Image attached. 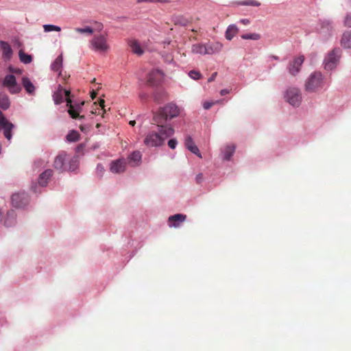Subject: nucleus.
<instances>
[{
  "label": "nucleus",
  "instance_id": "1",
  "mask_svg": "<svg viewBox=\"0 0 351 351\" xmlns=\"http://www.w3.org/2000/svg\"><path fill=\"white\" fill-rule=\"evenodd\" d=\"M158 132H150L144 139V143L147 147H159L164 144L165 140L174 134L171 125H157Z\"/></svg>",
  "mask_w": 351,
  "mask_h": 351
},
{
  "label": "nucleus",
  "instance_id": "2",
  "mask_svg": "<svg viewBox=\"0 0 351 351\" xmlns=\"http://www.w3.org/2000/svg\"><path fill=\"white\" fill-rule=\"evenodd\" d=\"M180 108L174 104L169 103L163 107L159 108L154 113L153 121L156 125H169L167 121L179 116Z\"/></svg>",
  "mask_w": 351,
  "mask_h": 351
},
{
  "label": "nucleus",
  "instance_id": "3",
  "mask_svg": "<svg viewBox=\"0 0 351 351\" xmlns=\"http://www.w3.org/2000/svg\"><path fill=\"white\" fill-rule=\"evenodd\" d=\"M70 91L63 89L60 86L56 92L53 95V99L56 104H60L63 102L64 96L66 97V106L69 107L68 110L69 114L73 119H84V116H80L79 114V110L81 106L84 105V102H82L81 105L74 106L71 104V100L69 98Z\"/></svg>",
  "mask_w": 351,
  "mask_h": 351
},
{
  "label": "nucleus",
  "instance_id": "4",
  "mask_svg": "<svg viewBox=\"0 0 351 351\" xmlns=\"http://www.w3.org/2000/svg\"><path fill=\"white\" fill-rule=\"evenodd\" d=\"M324 86V77L319 72H314L307 79L305 89L310 93L317 92Z\"/></svg>",
  "mask_w": 351,
  "mask_h": 351
},
{
  "label": "nucleus",
  "instance_id": "5",
  "mask_svg": "<svg viewBox=\"0 0 351 351\" xmlns=\"http://www.w3.org/2000/svg\"><path fill=\"white\" fill-rule=\"evenodd\" d=\"M90 45L93 50L100 53H105L109 49L106 36L101 34L95 35Z\"/></svg>",
  "mask_w": 351,
  "mask_h": 351
},
{
  "label": "nucleus",
  "instance_id": "6",
  "mask_svg": "<svg viewBox=\"0 0 351 351\" xmlns=\"http://www.w3.org/2000/svg\"><path fill=\"white\" fill-rule=\"evenodd\" d=\"M15 129V125L9 121L0 111V131H3L4 137L10 141L12 138V133Z\"/></svg>",
  "mask_w": 351,
  "mask_h": 351
},
{
  "label": "nucleus",
  "instance_id": "7",
  "mask_svg": "<svg viewBox=\"0 0 351 351\" xmlns=\"http://www.w3.org/2000/svg\"><path fill=\"white\" fill-rule=\"evenodd\" d=\"M2 84L11 94L19 93L21 90V87L16 82L15 76L12 74L7 75L4 77Z\"/></svg>",
  "mask_w": 351,
  "mask_h": 351
},
{
  "label": "nucleus",
  "instance_id": "8",
  "mask_svg": "<svg viewBox=\"0 0 351 351\" xmlns=\"http://www.w3.org/2000/svg\"><path fill=\"white\" fill-rule=\"evenodd\" d=\"M285 97L287 101L293 106H298L302 101L300 90L296 88L287 89Z\"/></svg>",
  "mask_w": 351,
  "mask_h": 351
},
{
  "label": "nucleus",
  "instance_id": "9",
  "mask_svg": "<svg viewBox=\"0 0 351 351\" xmlns=\"http://www.w3.org/2000/svg\"><path fill=\"white\" fill-rule=\"evenodd\" d=\"M339 49H333L324 60V68L326 70H332L335 69L339 61Z\"/></svg>",
  "mask_w": 351,
  "mask_h": 351
},
{
  "label": "nucleus",
  "instance_id": "10",
  "mask_svg": "<svg viewBox=\"0 0 351 351\" xmlns=\"http://www.w3.org/2000/svg\"><path fill=\"white\" fill-rule=\"evenodd\" d=\"M127 161L124 158L112 160L110 165V171L113 173H122L126 170Z\"/></svg>",
  "mask_w": 351,
  "mask_h": 351
},
{
  "label": "nucleus",
  "instance_id": "11",
  "mask_svg": "<svg viewBox=\"0 0 351 351\" xmlns=\"http://www.w3.org/2000/svg\"><path fill=\"white\" fill-rule=\"evenodd\" d=\"M163 79V73L158 69L152 70L148 74L147 84L149 86H157Z\"/></svg>",
  "mask_w": 351,
  "mask_h": 351
},
{
  "label": "nucleus",
  "instance_id": "12",
  "mask_svg": "<svg viewBox=\"0 0 351 351\" xmlns=\"http://www.w3.org/2000/svg\"><path fill=\"white\" fill-rule=\"evenodd\" d=\"M29 202L28 195L25 193H14L12 196V205L16 208H22Z\"/></svg>",
  "mask_w": 351,
  "mask_h": 351
},
{
  "label": "nucleus",
  "instance_id": "13",
  "mask_svg": "<svg viewBox=\"0 0 351 351\" xmlns=\"http://www.w3.org/2000/svg\"><path fill=\"white\" fill-rule=\"evenodd\" d=\"M304 61V56H300L297 58H295L293 61H291L289 66L288 70L291 75H295L300 71V68L302 64Z\"/></svg>",
  "mask_w": 351,
  "mask_h": 351
},
{
  "label": "nucleus",
  "instance_id": "14",
  "mask_svg": "<svg viewBox=\"0 0 351 351\" xmlns=\"http://www.w3.org/2000/svg\"><path fill=\"white\" fill-rule=\"evenodd\" d=\"M141 153L139 151H134L128 156L126 161L127 164H128L131 167H134L138 166L141 164Z\"/></svg>",
  "mask_w": 351,
  "mask_h": 351
},
{
  "label": "nucleus",
  "instance_id": "15",
  "mask_svg": "<svg viewBox=\"0 0 351 351\" xmlns=\"http://www.w3.org/2000/svg\"><path fill=\"white\" fill-rule=\"evenodd\" d=\"M66 160H67V154L65 152H61L56 157L54 160V168L60 171L66 169L64 167Z\"/></svg>",
  "mask_w": 351,
  "mask_h": 351
},
{
  "label": "nucleus",
  "instance_id": "16",
  "mask_svg": "<svg viewBox=\"0 0 351 351\" xmlns=\"http://www.w3.org/2000/svg\"><path fill=\"white\" fill-rule=\"evenodd\" d=\"M186 216L183 214H176L169 217V226L178 228L185 221Z\"/></svg>",
  "mask_w": 351,
  "mask_h": 351
},
{
  "label": "nucleus",
  "instance_id": "17",
  "mask_svg": "<svg viewBox=\"0 0 351 351\" xmlns=\"http://www.w3.org/2000/svg\"><path fill=\"white\" fill-rule=\"evenodd\" d=\"M185 146L189 151H191L192 153L197 155L199 158H202V154H201L198 147L196 146V145L193 142L191 136H188L186 138Z\"/></svg>",
  "mask_w": 351,
  "mask_h": 351
},
{
  "label": "nucleus",
  "instance_id": "18",
  "mask_svg": "<svg viewBox=\"0 0 351 351\" xmlns=\"http://www.w3.org/2000/svg\"><path fill=\"white\" fill-rule=\"evenodd\" d=\"M0 47L3 51V56L7 60H10L12 55V50L10 45L5 41H0Z\"/></svg>",
  "mask_w": 351,
  "mask_h": 351
},
{
  "label": "nucleus",
  "instance_id": "19",
  "mask_svg": "<svg viewBox=\"0 0 351 351\" xmlns=\"http://www.w3.org/2000/svg\"><path fill=\"white\" fill-rule=\"evenodd\" d=\"M129 45L131 48L132 51L138 55L141 56L143 54L144 51L143 50L141 46L138 43V42L136 40H131L129 41Z\"/></svg>",
  "mask_w": 351,
  "mask_h": 351
},
{
  "label": "nucleus",
  "instance_id": "20",
  "mask_svg": "<svg viewBox=\"0 0 351 351\" xmlns=\"http://www.w3.org/2000/svg\"><path fill=\"white\" fill-rule=\"evenodd\" d=\"M52 176V170L47 169L43 173H42L38 178V183L42 186H45L47 184L48 180Z\"/></svg>",
  "mask_w": 351,
  "mask_h": 351
},
{
  "label": "nucleus",
  "instance_id": "21",
  "mask_svg": "<svg viewBox=\"0 0 351 351\" xmlns=\"http://www.w3.org/2000/svg\"><path fill=\"white\" fill-rule=\"evenodd\" d=\"M206 46L207 54H213L215 53H218L221 50L223 47V45L219 42L213 43H211L210 45Z\"/></svg>",
  "mask_w": 351,
  "mask_h": 351
},
{
  "label": "nucleus",
  "instance_id": "22",
  "mask_svg": "<svg viewBox=\"0 0 351 351\" xmlns=\"http://www.w3.org/2000/svg\"><path fill=\"white\" fill-rule=\"evenodd\" d=\"M22 84L27 93H34L35 86L27 77H23Z\"/></svg>",
  "mask_w": 351,
  "mask_h": 351
},
{
  "label": "nucleus",
  "instance_id": "23",
  "mask_svg": "<svg viewBox=\"0 0 351 351\" xmlns=\"http://www.w3.org/2000/svg\"><path fill=\"white\" fill-rule=\"evenodd\" d=\"M239 32V29L235 25H230L228 27L225 36L228 40H231Z\"/></svg>",
  "mask_w": 351,
  "mask_h": 351
},
{
  "label": "nucleus",
  "instance_id": "24",
  "mask_svg": "<svg viewBox=\"0 0 351 351\" xmlns=\"http://www.w3.org/2000/svg\"><path fill=\"white\" fill-rule=\"evenodd\" d=\"M341 45L345 48H351V31L343 33L341 39Z\"/></svg>",
  "mask_w": 351,
  "mask_h": 351
},
{
  "label": "nucleus",
  "instance_id": "25",
  "mask_svg": "<svg viewBox=\"0 0 351 351\" xmlns=\"http://www.w3.org/2000/svg\"><path fill=\"white\" fill-rule=\"evenodd\" d=\"M62 62H63L62 55L58 56L56 58L54 62L52 63L51 69L53 71H56V72L60 71V69H62ZM59 75H61V72H60Z\"/></svg>",
  "mask_w": 351,
  "mask_h": 351
},
{
  "label": "nucleus",
  "instance_id": "26",
  "mask_svg": "<svg viewBox=\"0 0 351 351\" xmlns=\"http://www.w3.org/2000/svg\"><path fill=\"white\" fill-rule=\"evenodd\" d=\"M191 51L193 53L202 55L207 54L206 46L200 43L195 44L192 46Z\"/></svg>",
  "mask_w": 351,
  "mask_h": 351
},
{
  "label": "nucleus",
  "instance_id": "27",
  "mask_svg": "<svg viewBox=\"0 0 351 351\" xmlns=\"http://www.w3.org/2000/svg\"><path fill=\"white\" fill-rule=\"evenodd\" d=\"M235 152V146L234 145H227L224 149V156L223 159L226 160H229L233 154Z\"/></svg>",
  "mask_w": 351,
  "mask_h": 351
},
{
  "label": "nucleus",
  "instance_id": "28",
  "mask_svg": "<svg viewBox=\"0 0 351 351\" xmlns=\"http://www.w3.org/2000/svg\"><path fill=\"white\" fill-rule=\"evenodd\" d=\"M15 223V213L11 210L7 213V219L5 221V225L6 226H11Z\"/></svg>",
  "mask_w": 351,
  "mask_h": 351
},
{
  "label": "nucleus",
  "instance_id": "29",
  "mask_svg": "<svg viewBox=\"0 0 351 351\" xmlns=\"http://www.w3.org/2000/svg\"><path fill=\"white\" fill-rule=\"evenodd\" d=\"M19 56L21 62L24 64H29L32 61V56L25 53L23 50L19 51Z\"/></svg>",
  "mask_w": 351,
  "mask_h": 351
},
{
  "label": "nucleus",
  "instance_id": "30",
  "mask_svg": "<svg viewBox=\"0 0 351 351\" xmlns=\"http://www.w3.org/2000/svg\"><path fill=\"white\" fill-rule=\"evenodd\" d=\"M66 138L69 142H76L80 138V134L75 130H71Z\"/></svg>",
  "mask_w": 351,
  "mask_h": 351
},
{
  "label": "nucleus",
  "instance_id": "31",
  "mask_svg": "<svg viewBox=\"0 0 351 351\" xmlns=\"http://www.w3.org/2000/svg\"><path fill=\"white\" fill-rule=\"evenodd\" d=\"M9 106L10 101L8 97L5 95H0V107L3 110H6Z\"/></svg>",
  "mask_w": 351,
  "mask_h": 351
},
{
  "label": "nucleus",
  "instance_id": "32",
  "mask_svg": "<svg viewBox=\"0 0 351 351\" xmlns=\"http://www.w3.org/2000/svg\"><path fill=\"white\" fill-rule=\"evenodd\" d=\"M165 97H166V93L165 92L157 91L155 93V94L154 95V99L156 103L160 104L162 101H163Z\"/></svg>",
  "mask_w": 351,
  "mask_h": 351
},
{
  "label": "nucleus",
  "instance_id": "33",
  "mask_svg": "<svg viewBox=\"0 0 351 351\" xmlns=\"http://www.w3.org/2000/svg\"><path fill=\"white\" fill-rule=\"evenodd\" d=\"M241 38L245 40L250 39V40H257L261 38V36L258 34L252 33V34H243V35H241Z\"/></svg>",
  "mask_w": 351,
  "mask_h": 351
},
{
  "label": "nucleus",
  "instance_id": "34",
  "mask_svg": "<svg viewBox=\"0 0 351 351\" xmlns=\"http://www.w3.org/2000/svg\"><path fill=\"white\" fill-rule=\"evenodd\" d=\"M43 29L45 32H49L51 31L60 32L61 28L59 26H56L54 25H44Z\"/></svg>",
  "mask_w": 351,
  "mask_h": 351
},
{
  "label": "nucleus",
  "instance_id": "35",
  "mask_svg": "<svg viewBox=\"0 0 351 351\" xmlns=\"http://www.w3.org/2000/svg\"><path fill=\"white\" fill-rule=\"evenodd\" d=\"M242 5H250V6H260L261 3L259 1H257L256 0H245L243 1L240 3Z\"/></svg>",
  "mask_w": 351,
  "mask_h": 351
},
{
  "label": "nucleus",
  "instance_id": "36",
  "mask_svg": "<svg viewBox=\"0 0 351 351\" xmlns=\"http://www.w3.org/2000/svg\"><path fill=\"white\" fill-rule=\"evenodd\" d=\"M75 31L76 32H78V33H80V34L87 33V34H91L93 33V28H91L90 27H86L85 28L77 27V28L75 29Z\"/></svg>",
  "mask_w": 351,
  "mask_h": 351
},
{
  "label": "nucleus",
  "instance_id": "37",
  "mask_svg": "<svg viewBox=\"0 0 351 351\" xmlns=\"http://www.w3.org/2000/svg\"><path fill=\"white\" fill-rule=\"evenodd\" d=\"M189 75L193 80L200 79L202 77L201 73L199 71L192 70L189 73Z\"/></svg>",
  "mask_w": 351,
  "mask_h": 351
},
{
  "label": "nucleus",
  "instance_id": "38",
  "mask_svg": "<svg viewBox=\"0 0 351 351\" xmlns=\"http://www.w3.org/2000/svg\"><path fill=\"white\" fill-rule=\"evenodd\" d=\"M344 25L348 27H351V12L346 16L344 19Z\"/></svg>",
  "mask_w": 351,
  "mask_h": 351
},
{
  "label": "nucleus",
  "instance_id": "39",
  "mask_svg": "<svg viewBox=\"0 0 351 351\" xmlns=\"http://www.w3.org/2000/svg\"><path fill=\"white\" fill-rule=\"evenodd\" d=\"M76 162H77V160L75 159V158H72L69 160V163H70V165H69V167L68 169V170L69 171H74L76 168Z\"/></svg>",
  "mask_w": 351,
  "mask_h": 351
},
{
  "label": "nucleus",
  "instance_id": "40",
  "mask_svg": "<svg viewBox=\"0 0 351 351\" xmlns=\"http://www.w3.org/2000/svg\"><path fill=\"white\" fill-rule=\"evenodd\" d=\"M178 141L176 138H171L168 141V146L173 149L176 147Z\"/></svg>",
  "mask_w": 351,
  "mask_h": 351
},
{
  "label": "nucleus",
  "instance_id": "41",
  "mask_svg": "<svg viewBox=\"0 0 351 351\" xmlns=\"http://www.w3.org/2000/svg\"><path fill=\"white\" fill-rule=\"evenodd\" d=\"M104 104H105L104 99H100L99 101V107H100L99 110H102L103 113L106 112Z\"/></svg>",
  "mask_w": 351,
  "mask_h": 351
},
{
  "label": "nucleus",
  "instance_id": "42",
  "mask_svg": "<svg viewBox=\"0 0 351 351\" xmlns=\"http://www.w3.org/2000/svg\"><path fill=\"white\" fill-rule=\"evenodd\" d=\"M218 101H216V102H208V101H206L204 104V108L206 109V110H208L210 109L215 104L217 103Z\"/></svg>",
  "mask_w": 351,
  "mask_h": 351
},
{
  "label": "nucleus",
  "instance_id": "43",
  "mask_svg": "<svg viewBox=\"0 0 351 351\" xmlns=\"http://www.w3.org/2000/svg\"><path fill=\"white\" fill-rule=\"evenodd\" d=\"M217 75V72L213 73L212 74V75L208 78V82H211L214 81Z\"/></svg>",
  "mask_w": 351,
  "mask_h": 351
},
{
  "label": "nucleus",
  "instance_id": "44",
  "mask_svg": "<svg viewBox=\"0 0 351 351\" xmlns=\"http://www.w3.org/2000/svg\"><path fill=\"white\" fill-rule=\"evenodd\" d=\"M203 179V175L202 173L198 174L196 176V180L197 183H200Z\"/></svg>",
  "mask_w": 351,
  "mask_h": 351
},
{
  "label": "nucleus",
  "instance_id": "45",
  "mask_svg": "<svg viewBox=\"0 0 351 351\" xmlns=\"http://www.w3.org/2000/svg\"><path fill=\"white\" fill-rule=\"evenodd\" d=\"M240 22L245 25L250 24V20L247 19H241Z\"/></svg>",
  "mask_w": 351,
  "mask_h": 351
},
{
  "label": "nucleus",
  "instance_id": "46",
  "mask_svg": "<svg viewBox=\"0 0 351 351\" xmlns=\"http://www.w3.org/2000/svg\"><path fill=\"white\" fill-rule=\"evenodd\" d=\"M230 93V90H228V89H222V90L220 91V94H221V95H222V96H223V95H226V94H228V93Z\"/></svg>",
  "mask_w": 351,
  "mask_h": 351
},
{
  "label": "nucleus",
  "instance_id": "47",
  "mask_svg": "<svg viewBox=\"0 0 351 351\" xmlns=\"http://www.w3.org/2000/svg\"><path fill=\"white\" fill-rule=\"evenodd\" d=\"M10 70L13 72V73H19V74H21V70L20 69H12L11 68H10Z\"/></svg>",
  "mask_w": 351,
  "mask_h": 351
},
{
  "label": "nucleus",
  "instance_id": "48",
  "mask_svg": "<svg viewBox=\"0 0 351 351\" xmlns=\"http://www.w3.org/2000/svg\"><path fill=\"white\" fill-rule=\"evenodd\" d=\"M90 96H91V98H92L93 99H95V98L96 97V96H97V93H96L95 90H93V91L91 92V95H90Z\"/></svg>",
  "mask_w": 351,
  "mask_h": 351
},
{
  "label": "nucleus",
  "instance_id": "49",
  "mask_svg": "<svg viewBox=\"0 0 351 351\" xmlns=\"http://www.w3.org/2000/svg\"><path fill=\"white\" fill-rule=\"evenodd\" d=\"M129 124H130V125H132V126H134V125L136 124V121H135L134 120H133V121H130L129 122Z\"/></svg>",
  "mask_w": 351,
  "mask_h": 351
},
{
  "label": "nucleus",
  "instance_id": "50",
  "mask_svg": "<svg viewBox=\"0 0 351 351\" xmlns=\"http://www.w3.org/2000/svg\"><path fill=\"white\" fill-rule=\"evenodd\" d=\"M272 58L274 59V60H278V57L276 56H273Z\"/></svg>",
  "mask_w": 351,
  "mask_h": 351
},
{
  "label": "nucleus",
  "instance_id": "51",
  "mask_svg": "<svg viewBox=\"0 0 351 351\" xmlns=\"http://www.w3.org/2000/svg\"><path fill=\"white\" fill-rule=\"evenodd\" d=\"M80 128L82 131H84V127L82 125H80Z\"/></svg>",
  "mask_w": 351,
  "mask_h": 351
},
{
  "label": "nucleus",
  "instance_id": "52",
  "mask_svg": "<svg viewBox=\"0 0 351 351\" xmlns=\"http://www.w3.org/2000/svg\"><path fill=\"white\" fill-rule=\"evenodd\" d=\"M100 125H100V123H97V125H96V127H97V128H100Z\"/></svg>",
  "mask_w": 351,
  "mask_h": 351
}]
</instances>
